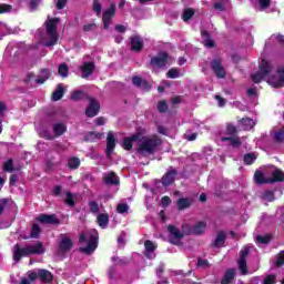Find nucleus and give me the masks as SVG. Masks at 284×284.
I'll return each instance as SVG.
<instances>
[{
	"label": "nucleus",
	"instance_id": "37",
	"mask_svg": "<svg viewBox=\"0 0 284 284\" xmlns=\"http://www.w3.org/2000/svg\"><path fill=\"white\" fill-rule=\"evenodd\" d=\"M58 74L62 79H68V75L70 74V67H68L67 63H61L58 68Z\"/></svg>",
	"mask_w": 284,
	"mask_h": 284
},
{
	"label": "nucleus",
	"instance_id": "35",
	"mask_svg": "<svg viewBox=\"0 0 284 284\" xmlns=\"http://www.w3.org/2000/svg\"><path fill=\"white\" fill-rule=\"evenodd\" d=\"M97 221L100 227H108V224L110 223V215H108V213H101L98 215Z\"/></svg>",
	"mask_w": 284,
	"mask_h": 284
},
{
	"label": "nucleus",
	"instance_id": "40",
	"mask_svg": "<svg viewBox=\"0 0 284 284\" xmlns=\"http://www.w3.org/2000/svg\"><path fill=\"white\" fill-rule=\"evenodd\" d=\"M65 131H67V128L62 123H55L53 125V132L55 136H63V134H65Z\"/></svg>",
	"mask_w": 284,
	"mask_h": 284
},
{
	"label": "nucleus",
	"instance_id": "12",
	"mask_svg": "<svg viewBox=\"0 0 284 284\" xmlns=\"http://www.w3.org/2000/svg\"><path fill=\"white\" fill-rule=\"evenodd\" d=\"M276 75L268 77V83H272L273 88H284V67H278Z\"/></svg>",
	"mask_w": 284,
	"mask_h": 284
},
{
	"label": "nucleus",
	"instance_id": "60",
	"mask_svg": "<svg viewBox=\"0 0 284 284\" xmlns=\"http://www.w3.org/2000/svg\"><path fill=\"white\" fill-rule=\"evenodd\" d=\"M272 3V0H260L261 10H267Z\"/></svg>",
	"mask_w": 284,
	"mask_h": 284
},
{
	"label": "nucleus",
	"instance_id": "28",
	"mask_svg": "<svg viewBox=\"0 0 284 284\" xmlns=\"http://www.w3.org/2000/svg\"><path fill=\"white\" fill-rule=\"evenodd\" d=\"M193 227V234L195 236H201V234H204L205 230H207V223L200 221Z\"/></svg>",
	"mask_w": 284,
	"mask_h": 284
},
{
	"label": "nucleus",
	"instance_id": "19",
	"mask_svg": "<svg viewBox=\"0 0 284 284\" xmlns=\"http://www.w3.org/2000/svg\"><path fill=\"white\" fill-rule=\"evenodd\" d=\"M284 181V172L283 170L275 168L274 171L271 174V178H268V183L274 184V183H283Z\"/></svg>",
	"mask_w": 284,
	"mask_h": 284
},
{
	"label": "nucleus",
	"instance_id": "8",
	"mask_svg": "<svg viewBox=\"0 0 284 284\" xmlns=\"http://www.w3.org/2000/svg\"><path fill=\"white\" fill-rule=\"evenodd\" d=\"M141 136H142V129H136L134 134H132L131 136L123 138L122 148L126 152H130L132 150V148H134V142H136V141L139 142Z\"/></svg>",
	"mask_w": 284,
	"mask_h": 284
},
{
	"label": "nucleus",
	"instance_id": "4",
	"mask_svg": "<svg viewBox=\"0 0 284 284\" xmlns=\"http://www.w3.org/2000/svg\"><path fill=\"white\" fill-rule=\"evenodd\" d=\"M272 70H274V65H272L267 60L262 59L258 71L252 74L253 83H261V81H265V79L270 82V74Z\"/></svg>",
	"mask_w": 284,
	"mask_h": 284
},
{
	"label": "nucleus",
	"instance_id": "26",
	"mask_svg": "<svg viewBox=\"0 0 284 284\" xmlns=\"http://www.w3.org/2000/svg\"><path fill=\"white\" fill-rule=\"evenodd\" d=\"M254 181L256 185H267L270 184V178H265L263 171L256 170L254 173Z\"/></svg>",
	"mask_w": 284,
	"mask_h": 284
},
{
	"label": "nucleus",
	"instance_id": "23",
	"mask_svg": "<svg viewBox=\"0 0 284 284\" xmlns=\"http://www.w3.org/2000/svg\"><path fill=\"white\" fill-rule=\"evenodd\" d=\"M227 240V234L225 231H219L215 240L211 243V247H223L225 245V241Z\"/></svg>",
	"mask_w": 284,
	"mask_h": 284
},
{
	"label": "nucleus",
	"instance_id": "7",
	"mask_svg": "<svg viewBox=\"0 0 284 284\" xmlns=\"http://www.w3.org/2000/svg\"><path fill=\"white\" fill-rule=\"evenodd\" d=\"M88 101L89 105L87 106L84 114L89 119H94V116H97L99 112H101V103L92 97Z\"/></svg>",
	"mask_w": 284,
	"mask_h": 284
},
{
	"label": "nucleus",
	"instance_id": "18",
	"mask_svg": "<svg viewBox=\"0 0 284 284\" xmlns=\"http://www.w3.org/2000/svg\"><path fill=\"white\" fill-rule=\"evenodd\" d=\"M178 172L176 169H173L169 172H166L162 179H161V183L164 187H169V185H172V183H174L175 176H176Z\"/></svg>",
	"mask_w": 284,
	"mask_h": 284
},
{
	"label": "nucleus",
	"instance_id": "27",
	"mask_svg": "<svg viewBox=\"0 0 284 284\" xmlns=\"http://www.w3.org/2000/svg\"><path fill=\"white\" fill-rule=\"evenodd\" d=\"M236 276V268H229L224 273V276L221 280V284H232Z\"/></svg>",
	"mask_w": 284,
	"mask_h": 284
},
{
	"label": "nucleus",
	"instance_id": "55",
	"mask_svg": "<svg viewBox=\"0 0 284 284\" xmlns=\"http://www.w3.org/2000/svg\"><path fill=\"white\" fill-rule=\"evenodd\" d=\"M179 69L172 68L168 71V78L169 79H179Z\"/></svg>",
	"mask_w": 284,
	"mask_h": 284
},
{
	"label": "nucleus",
	"instance_id": "54",
	"mask_svg": "<svg viewBox=\"0 0 284 284\" xmlns=\"http://www.w3.org/2000/svg\"><path fill=\"white\" fill-rule=\"evenodd\" d=\"M283 265H284V252L281 251L277 256V260L275 261V267H283Z\"/></svg>",
	"mask_w": 284,
	"mask_h": 284
},
{
	"label": "nucleus",
	"instance_id": "46",
	"mask_svg": "<svg viewBox=\"0 0 284 284\" xmlns=\"http://www.w3.org/2000/svg\"><path fill=\"white\" fill-rule=\"evenodd\" d=\"M89 210L92 214H99V212H101V207L99 206V203H97V201L89 202Z\"/></svg>",
	"mask_w": 284,
	"mask_h": 284
},
{
	"label": "nucleus",
	"instance_id": "38",
	"mask_svg": "<svg viewBox=\"0 0 284 284\" xmlns=\"http://www.w3.org/2000/svg\"><path fill=\"white\" fill-rule=\"evenodd\" d=\"M244 165H254L256 162V153L250 152L243 156Z\"/></svg>",
	"mask_w": 284,
	"mask_h": 284
},
{
	"label": "nucleus",
	"instance_id": "57",
	"mask_svg": "<svg viewBox=\"0 0 284 284\" xmlns=\"http://www.w3.org/2000/svg\"><path fill=\"white\" fill-rule=\"evenodd\" d=\"M213 8L215 10H219L220 12H225V4L223 3V0H217L214 4Z\"/></svg>",
	"mask_w": 284,
	"mask_h": 284
},
{
	"label": "nucleus",
	"instance_id": "14",
	"mask_svg": "<svg viewBox=\"0 0 284 284\" xmlns=\"http://www.w3.org/2000/svg\"><path fill=\"white\" fill-rule=\"evenodd\" d=\"M115 148H116V138L114 136V133L112 131H109L106 136V149H105V154L108 159L112 158V152H114Z\"/></svg>",
	"mask_w": 284,
	"mask_h": 284
},
{
	"label": "nucleus",
	"instance_id": "49",
	"mask_svg": "<svg viewBox=\"0 0 284 284\" xmlns=\"http://www.w3.org/2000/svg\"><path fill=\"white\" fill-rule=\"evenodd\" d=\"M182 233H183V236H190V234H193V226H191L187 223H183Z\"/></svg>",
	"mask_w": 284,
	"mask_h": 284
},
{
	"label": "nucleus",
	"instance_id": "64",
	"mask_svg": "<svg viewBox=\"0 0 284 284\" xmlns=\"http://www.w3.org/2000/svg\"><path fill=\"white\" fill-rule=\"evenodd\" d=\"M101 10H102V7L99 0H93V12H97V14H99Z\"/></svg>",
	"mask_w": 284,
	"mask_h": 284
},
{
	"label": "nucleus",
	"instance_id": "24",
	"mask_svg": "<svg viewBox=\"0 0 284 284\" xmlns=\"http://www.w3.org/2000/svg\"><path fill=\"white\" fill-rule=\"evenodd\" d=\"M103 139V133L97 131H90L83 138L85 143H94V141H101Z\"/></svg>",
	"mask_w": 284,
	"mask_h": 284
},
{
	"label": "nucleus",
	"instance_id": "11",
	"mask_svg": "<svg viewBox=\"0 0 284 284\" xmlns=\"http://www.w3.org/2000/svg\"><path fill=\"white\" fill-rule=\"evenodd\" d=\"M211 70H213L217 79H225L227 74L225 72V67H223V62L221 61V58H217L211 61Z\"/></svg>",
	"mask_w": 284,
	"mask_h": 284
},
{
	"label": "nucleus",
	"instance_id": "6",
	"mask_svg": "<svg viewBox=\"0 0 284 284\" xmlns=\"http://www.w3.org/2000/svg\"><path fill=\"white\" fill-rule=\"evenodd\" d=\"M168 59H170V54L166 51L159 52L158 55L151 58L150 67L162 70L168 65Z\"/></svg>",
	"mask_w": 284,
	"mask_h": 284
},
{
	"label": "nucleus",
	"instance_id": "29",
	"mask_svg": "<svg viewBox=\"0 0 284 284\" xmlns=\"http://www.w3.org/2000/svg\"><path fill=\"white\" fill-rule=\"evenodd\" d=\"M63 94H65V88H63V84H58L55 91L51 95V99L52 101H61V99H63Z\"/></svg>",
	"mask_w": 284,
	"mask_h": 284
},
{
	"label": "nucleus",
	"instance_id": "10",
	"mask_svg": "<svg viewBox=\"0 0 284 284\" xmlns=\"http://www.w3.org/2000/svg\"><path fill=\"white\" fill-rule=\"evenodd\" d=\"M247 256H250V247H244L237 261L239 270L242 276H247Z\"/></svg>",
	"mask_w": 284,
	"mask_h": 284
},
{
	"label": "nucleus",
	"instance_id": "61",
	"mask_svg": "<svg viewBox=\"0 0 284 284\" xmlns=\"http://www.w3.org/2000/svg\"><path fill=\"white\" fill-rule=\"evenodd\" d=\"M97 29V23H89L83 26V32H92Z\"/></svg>",
	"mask_w": 284,
	"mask_h": 284
},
{
	"label": "nucleus",
	"instance_id": "17",
	"mask_svg": "<svg viewBox=\"0 0 284 284\" xmlns=\"http://www.w3.org/2000/svg\"><path fill=\"white\" fill-rule=\"evenodd\" d=\"M60 243H59V250L60 252H70L72 247H74V242H72V239L65 237V235H60Z\"/></svg>",
	"mask_w": 284,
	"mask_h": 284
},
{
	"label": "nucleus",
	"instance_id": "5",
	"mask_svg": "<svg viewBox=\"0 0 284 284\" xmlns=\"http://www.w3.org/2000/svg\"><path fill=\"white\" fill-rule=\"evenodd\" d=\"M97 247H99V233L95 231L93 234H91L87 246L80 247L79 252H82V254L90 256V254H94Z\"/></svg>",
	"mask_w": 284,
	"mask_h": 284
},
{
	"label": "nucleus",
	"instance_id": "1",
	"mask_svg": "<svg viewBox=\"0 0 284 284\" xmlns=\"http://www.w3.org/2000/svg\"><path fill=\"white\" fill-rule=\"evenodd\" d=\"M145 132L142 131V135L136 144V152L141 156H152L156 154V150L161 148L163 140L159 135H144Z\"/></svg>",
	"mask_w": 284,
	"mask_h": 284
},
{
	"label": "nucleus",
	"instance_id": "44",
	"mask_svg": "<svg viewBox=\"0 0 284 284\" xmlns=\"http://www.w3.org/2000/svg\"><path fill=\"white\" fill-rule=\"evenodd\" d=\"M194 14H195L194 9L186 8V9H184V11L182 13V19H183V21L187 22L192 19V17H194Z\"/></svg>",
	"mask_w": 284,
	"mask_h": 284
},
{
	"label": "nucleus",
	"instance_id": "34",
	"mask_svg": "<svg viewBox=\"0 0 284 284\" xmlns=\"http://www.w3.org/2000/svg\"><path fill=\"white\" fill-rule=\"evenodd\" d=\"M241 125H243L245 131L254 130L256 122L252 118H243L240 120Z\"/></svg>",
	"mask_w": 284,
	"mask_h": 284
},
{
	"label": "nucleus",
	"instance_id": "31",
	"mask_svg": "<svg viewBox=\"0 0 284 284\" xmlns=\"http://www.w3.org/2000/svg\"><path fill=\"white\" fill-rule=\"evenodd\" d=\"M201 34L204 38L205 48H216V42L212 40L210 32L207 30H203Z\"/></svg>",
	"mask_w": 284,
	"mask_h": 284
},
{
	"label": "nucleus",
	"instance_id": "56",
	"mask_svg": "<svg viewBox=\"0 0 284 284\" xmlns=\"http://www.w3.org/2000/svg\"><path fill=\"white\" fill-rule=\"evenodd\" d=\"M52 194L53 196H63V186L61 185H55L53 189H52Z\"/></svg>",
	"mask_w": 284,
	"mask_h": 284
},
{
	"label": "nucleus",
	"instance_id": "15",
	"mask_svg": "<svg viewBox=\"0 0 284 284\" xmlns=\"http://www.w3.org/2000/svg\"><path fill=\"white\" fill-rule=\"evenodd\" d=\"M129 39L131 43V52H141L143 50L144 42L141 36H131Z\"/></svg>",
	"mask_w": 284,
	"mask_h": 284
},
{
	"label": "nucleus",
	"instance_id": "47",
	"mask_svg": "<svg viewBox=\"0 0 284 284\" xmlns=\"http://www.w3.org/2000/svg\"><path fill=\"white\" fill-rule=\"evenodd\" d=\"M3 171L4 172H13L14 171V160L9 159L7 162H4Z\"/></svg>",
	"mask_w": 284,
	"mask_h": 284
},
{
	"label": "nucleus",
	"instance_id": "62",
	"mask_svg": "<svg viewBox=\"0 0 284 284\" xmlns=\"http://www.w3.org/2000/svg\"><path fill=\"white\" fill-rule=\"evenodd\" d=\"M128 210H130V206H128V204H118L119 214H125Z\"/></svg>",
	"mask_w": 284,
	"mask_h": 284
},
{
	"label": "nucleus",
	"instance_id": "25",
	"mask_svg": "<svg viewBox=\"0 0 284 284\" xmlns=\"http://www.w3.org/2000/svg\"><path fill=\"white\" fill-rule=\"evenodd\" d=\"M90 98L91 97L88 95V93H85V91H81V90L73 91L70 94L71 101H89Z\"/></svg>",
	"mask_w": 284,
	"mask_h": 284
},
{
	"label": "nucleus",
	"instance_id": "45",
	"mask_svg": "<svg viewBox=\"0 0 284 284\" xmlns=\"http://www.w3.org/2000/svg\"><path fill=\"white\" fill-rule=\"evenodd\" d=\"M64 203L65 205H69V207H74V205H77V202H74V194H72V192H67Z\"/></svg>",
	"mask_w": 284,
	"mask_h": 284
},
{
	"label": "nucleus",
	"instance_id": "50",
	"mask_svg": "<svg viewBox=\"0 0 284 284\" xmlns=\"http://www.w3.org/2000/svg\"><path fill=\"white\" fill-rule=\"evenodd\" d=\"M158 111L160 114H165V112H168V102L165 100H161L158 103Z\"/></svg>",
	"mask_w": 284,
	"mask_h": 284
},
{
	"label": "nucleus",
	"instance_id": "51",
	"mask_svg": "<svg viewBox=\"0 0 284 284\" xmlns=\"http://www.w3.org/2000/svg\"><path fill=\"white\" fill-rule=\"evenodd\" d=\"M274 140L276 143H283L284 141V128L275 132Z\"/></svg>",
	"mask_w": 284,
	"mask_h": 284
},
{
	"label": "nucleus",
	"instance_id": "58",
	"mask_svg": "<svg viewBox=\"0 0 284 284\" xmlns=\"http://www.w3.org/2000/svg\"><path fill=\"white\" fill-rule=\"evenodd\" d=\"M161 204H162V207H170V205H172V200L170 199V196H163L161 199Z\"/></svg>",
	"mask_w": 284,
	"mask_h": 284
},
{
	"label": "nucleus",
	"instance_id": "53",
	"mask_svg": "<svg viewBox=\"0 0 284 284\" xmlns=\"http://www.w3.org/2000/svg\"><path fill=\"white\" fill-rule=\"evenodd\" d=\"M8 12H12V4L0 3V14H6Z\"/></svg>",
	"mask_w": 284,
	"mask_h": 284
},
{
	"label": "nucleus",
	"instance_id": "20",
	"mask_svg": "<svg viewBox=\"0 0 284 284\" xmlns=\"http://www.w3.org/2000/svg\"><path fill=\"white\" fill-rule=\"evenodd\" d=\"M94 62H84L80 68L82 72V79H88V77H92V74L94 73Z\"/></svg>",
	"mask_w": 284,
	"mask_h": 284
},
{
	"label": "nucleus",
	"instance_id": "48",
	"mask_svg": "<svg viewBox=\"0 0 284 284\" xmlns=\"http://www.w3.org/2000/svg\"><path fill=\"white\" fill-rule=\"evenodd\" d=\"M230 145H232V148H240L243 145V142L239 136H230Z\"/></svg>",
	"mask_w": 284,
	"mask_h": 284
},
{
	"label": "nucleus",
	"instance_id": "9",
	"mask_svg": "<svg viewBox=\"0 0 284 284\" xmlns=\"http://www.w3.org/2000/svg\"><path fill=\"white\" fill-rule=\"evenodd\" d=\"M116 17V4L112 2L110 8L106 9L102 16V22L104 30H110V23H112V19Z\"/></svg>",
	"mask_w": 284,
	"mask_h": 284
},
{
	"label": "nucleus",
	"instance_id": "52",
	"mask_svg": "<svg viewBox=\"0 0 284 284\" xmlns=\"http://www.w3.org/2000/svg\"><path fill=\"white\" fill-rule=\"evenodd\" d=\"M226 132L230 136H234V134L239 133V129L236 128V125L229 123L226 125Z\"/></svg>",
	"mask_w": 284,
	"mask_h": 284
},
{
	"label": "nucleus",
	"instance_id": "30",
	"mask_svg": "<svg viewBox=\"0 0 284 284\" xmlns=\"http://www.w3.org/2000/svg\"><path fill=\"white\" fill-rule=\"evenodd\" d=\"M176 206L180 212H183V210H187V207H192V201L186 197H180L176 201Z\"/></svg>",
	"mask_w": 284,
	"mask_h": 284
},
{
	"label": "nucleus",
	"instance_id": "63",
	"mask_svg": "<svg viewBox=\"0 0 284 284\" xmlns=\"http://www.w3.org/2000/svg\"><path fill=\"white\" fill-rule=\"evenodd\" d=\"M28 278H29V281L34 283V281H37V278H39V271L38 272H34V271L29 272Z\"/></svg>",
	"mask_w": 284,
	"mask_h": 284
},
{
	"label": "nucleus",
	"instance_id": "39",
	"mask_svg": "<svg viewBox=\"0 0 284 284\" xmlns=\"http://www.w3.org/2000/svg\"><path fill=\"white\" fill-rule=\"evenodd\" d=\"M272 235L266 234V235H257L255 237L256 243H260L261 245H267L272 242Z\"/></svg>",
	"mask_w": 284,
	"mask_h": 284
},
{
	"label": "nucleus",
	"instance_id": "3",
	"mask_svg": "<svg viewBox=\"0 0 284 284\" xmlns=\"http://www.w3.org/2000/svg\"><path fill=\"white\" fill-rule=\"evenodd\" d=\"M61 23V18H50L48 16L47 21L44 22L47 36L49 37V41L45 42L47 48H52V45H57L59 43V33L57 31V27Z\"/></svg>",
	"mask_w": 284,
	"mask_h": 284
},
{
	"label": "nucleus",
	"instance_id": "21",
	"mask_svg": "<svg viewBox=\"0 0 284 284\" xmlns=\"http://www.w3.org/2000/svg\"><path fill=\"white\" fill-rule=\"evenodd\" d=\"M38 276L41 283H52V281H54V275L52 272L45 268L38 270Z\"/></svg>",
	"mask_w": 284,
	"mask_h": 284
},
{
	"label": "nucleus",
	"instance_id": "36",
	"mask_svg": "<svg viewBox=\"0 0 284 284\" xmlns=\"http://www.w3.org/2000/svg\"><path fill=\"white\" fill-rule=\"evenodd\" d=\"M67 166L69 170H79V168H81V160L79 158L72 156L68 160Z\"/></svg>",
	"mask_w": 284,
	"mask_h": 284
},
{
	"label": "nucleus",
	"instance_id": "13",
	"mask_svg": "<svg viewBox=\"0 0 284 284\" xmlns=\"http://www.w3.org/2000/svg\"><path fill=\"white\" fill-rule=\"evenodd\" d=\"M37 221L42 225H59L61 223V220L57 217V214H45V213L40 214Z\"/></svg>",
	"mask_w": 284,
	"mask_h": 284
},
{
	"label": "nucleus",
	"instance_id": "22",
	"mask_svg": "<svg viewBox=\"0 0 284 284\" xmlns=\"http://www.w3.org/2000/svg\"><path fill=\"white\" fill-rule=\"evenodd\" d=\"M132 83L135 88H142V90H145L146 92L152 88L145 79L141 78V75H134L132 78Z\"/></svg>",
	"mask_w": 284,
	"mask_h": 284
},
{
	"label": "nucleus",
	"instance_id": "32",
	"mask_svg": "<svg viewBox=\"0 0 284 284\" xmlns=\"http://www.w3.org/2000/svg\"><path fill=\"white\" fill-rule=\"evenodd\" d=\"M48 79H50V69H42L38 79L36 80V83H38L39 85H43V83L47 82Z\"/></svg>",
	"mask_w": 284,
	"mask_h": 284
},
{
	"label": "nucleus",
	"instance_id": "16",
	"mask_svg": "<svg viewBox=\"0 0 284 284\" xmlns=\"http://www.w3.org/2000/svg\"><path fill=\"white\" fill-rule=\"evenodd\" d=\"M168 232L173 237V239L170 240L171 243L173 245H179V241H181V239H183V233L181 232V230H179L175 225L170 224L168 226Z\"/></svg>",
	"mask_w": 284,
	"mask_h": 284
},
{
	"label": "nucleus",
	"instance_id": "41",
	"mask_svg": "<svg viewBox=\"0 0 284 284\" xmlns=\"http://www.w3.org/2000/svg\"><path fill=\"white\" fill-rule=\"evenodd\" d=\"M263 201H267L268 203H273V201H276V195L274 194V191L266 190L262 194Z\"/></svg>",
	"mask_w": 284,
	"mask_h": 284
},
{
	"label": "nucleus",
	"instance_id": "43",
	"mask_svg": "<svg viewBox=\"0 0 284 284\" xmlns=\"http://www.w3.org/2000/svg\"><path fill=\"white\" fill-rule=\"evenodd\" d=\"M40 234H41V226L37 223L32 224L31 232H30V239H39Z\"/></svg>",
	"mask_w": 284,
	"mask_h": 284
},
{
	"label": "nucleus",
	"instance_id": "33",
	"mask_svg": "<svg viewBox=\"0 0 284 284\" xmlns=\"http://www.w3.org/2000/svg\"><path fill=\"white\" fill-rule=\"evenodd\" d=\"M104 183L106 185H119V178L114 171H111L109 175L104 178Z\"/></svg>",
	"mask_w": 284,
	"mask_h": 284
},
{
	"label": "nucleus",
	"instance_id": "2",
	"mask_svg": "<svg viewBox=\"0 0 284 284\" xmlns=\"http://www.w3.org/2000/svg\"><path fill=\"white\" fill-rule=\"evenodd\" d=\"M41 254H45V246H43V242L41 241H37L34 245L27 244L23 247L16 244L12 248V258L14 263L21 262V258H26L27 256H40Z\"/></svg>",
	"mask_w": 284,
	"mask_h": 284
},
{
	"label": "nucleus",
	"instance_id": "42",
	"mask_svg": "<svg viewBox=\"0 0 284 284\" xmlns=\"http://www.w3.org/2000/svg\"><path fill=\"white\" fill-rule=\"evenodd\" d=\"M144 247H145V256H148L149 254H152L156 251V245H154V242L146 240L144 242Z\"/></svg>",
	"mask_w": 284,
	"mask_h": 284
},
{
	"label": "nucleus",
	"instance_id": "59",
	"mask_svg": "<svg viewBox=\"0 0 284 284\" xmlns=\"http://www.w3.org/2000/svg\"><path fill=\"white\" fill-rule=\"evenodd\" d=\"M263 284H276V275H267Z\"/></svg>",
	"mask_w": 284,
	"mask_h": 284
}]
</instances>
